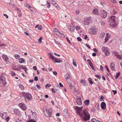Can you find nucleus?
I'll use <instances>...</instances> for the list:
<instances>
[{"label":"nucleus","instance_id":"nucleus-1","mask_svg":"<svg viewBox=\"0 0 122 122\" xmlns=\"http://www.w3.org/2000/svg\"><path fill=\"white\" fill-rule=\"evenodd\" d=\"M82 107H79L75 106L74 107V108L76 111L77 114L81 117L82 120L83 121H86L89 119L90 116L86 109H84L82 110Z\"/></svg>","mask_w":122,"mask_h":122},{"label":"nucleus","instance_id":"nucleus-2","mask_svg":"<svg viewBox=\"0 0 122 122\" xmlns=\"http://www.w3.org/2000/svg\"><path fill=\"white\" fill-rule=\"evenodd\" d=\"M117 17L114 16L112 15L111 16L109 21V24L111 27H114L116 26L117 24L115 20Z\"/></svg>","mask_w":122,"mask_h":122},{"label":"nucleus","instance_id":"nucleus-3","mask_svg":"<svg viewBox=\"0 0 122 122\" xmlns=\"http://www.w3.org/2000/svg\"><path fill=\"white\" fill-rule=\"evenodd\" d=\"M44 113L45 116L48 118L51 116V113L52 111V109L49 108L48 110L47 108H46L43 109Z\"/></svg>","mask_w":122,"mask_h":122},{"label":"nucleus","instance_id":"nucleus-4","mask_svg":"<svg viewBox=\"0 0 122 122\" xmlns=\"http://www.w3.org/2000/svg\"><path fill=\"white\" fill-rule=\"evenodd\" d=\"M49 55L50 56V58L53 61L54 63H59L62 62V60L60 58H55L51 53H50Z\"/></svg>","mask_w":122,"mask_h":122},{"label":"nucleus","instance_id":"nucleus-5","mask_svg":"<svg viewBox=\"0 0 122 122\" xmlns=\"http://www.w3.org/2000/svg\"><path fill=\"white\" fill-rule=\"evenodd\" d=\"M5 74H2L0 77V85L2 86V85L4 86L6 83V78L5 76Z\"/></svg>","mask_w":122,"mask_h":122},{"label":"nucleus","instance_id":"nucleus-6","mask_svg":"<svg viewBox=\"0 0 122 122\" xmlns=\"http://www.w3.org/2000/svg\"><path fill=\"white\" fill-rule=\"evenodd\" d=\"M102 50L103 52H104L106 56L109 55L110 54L109 50L106 47L103 46L102 48Z\"/></svg>","mask_w":122,"mask_h":122},{"label":"nucleus","instance_id":"nucleus-7","mask_svg":"<svg viewBox=\"0 0 122 122\" xmlns=\"http://www.w3.org/2000/svg\"><path fill=\"white\" fill-rule=\"evenodd\" d=\"M100 15L102 18H105L107 15V12L104 10H102Z\"/></svg>","mask_w":122,"mask_h":122},{"label":"nucleus","instance_id":"nucleus-8","mask_svg":"<svg viewBox=\"0 0 122 122\" xmlns=\"http://www.w3.org/2000/svg\"><path fill=\"white\" fill-rule=\"evenodd\" d=\"M25 99L26 101L27 100L28 101H30L32 99L31 95L29 93H26L25 96Z\"/></svg>","mask_w":122,"mask_h":122},{"label":"nucleus","instance_id":"nucleus-9","mask_svg":"<svg viewBox=\"0 0 122 122\" xmlns=\"http://www.w3.org/2000/svg\"><path fill=\"white\" fill-rule=\"evenodd\" d=\"M114 55L117 59L122 60V55L119 54V53L117 52H115L114 53Z\"/></svg>","mask_w":122,"mask_h":122},{"label":"nucleus","instance_id":"nucleus-10","mask_svg":"<svg viewBox=\"0 0 122 122\" xmlns=\"http://www.w3.org/2000/svg\"><path fill=\"white\" fill-rule=\"evenodd\" d=\"M76 101L78 105H81L82 104L81 98L80 97H77L76 99Z\"/></svg>","mask_w":122,"mask_h":122},{"label":"nucleus","instance_id":"nucleus-11","mask_svg":"<svg viewBox=\"0 0 122 122\" xmlns=\"http://www.w3.org/2000/svg\"><path fill=\"white\" fill-rule=\"evenodd\" d=\"M19 105V106L24 110H25L27 109L26 105L24 104L20 103Z\"/></svg>","mask_w":122,"mask_h":122},{"label":"nucleus","instance_id":"nucleus-12","mask_svg":"<svg viewBox=\"0 0 122 122\" xmlns=\"http://www.w3.org/2000/svg\"><path fill=\"white\" fill-rule=\"evenodd\" d=\"M67 82L68 83V85L71 90H73L74 87L73 85L71 83V81L70 80H69L67 81Z\"/></svg>","mask_w":122,"mask_h":122},{"label":"nucleus","instance_id":"nucleus-13","mask_svg":"<svg viewBox=\"0 0 122 122\" xmlns=\"http://www.w3.org/2000/svg\"><path fill=\"white\" fill-rule=\"evenodd\" d=\"M97 31V28L96 27H93L92 29V33L93 35L96 34V32Z\"/></svg>","mask_w":122,"mask_h":122},{"label":"nucleus","instance_id":"nucleus-14","mask_svg":"<svg viewBox=\"0 0 122 122\" xmlns=\"http://www.w3.org/2000/svg\"><path fill=\"white\" fill-rule=\"evenodd\" d=\"M14 112L16 115L20 116V112L18 109H14Z\"/></svg>","mask_w":122,"mask_h":122},{"label":"nucleus","instance_id":"nucleus-15","mask_svg":"<svg viewBox=\"0 0 122 122\" xmlns=\"http://www.w3.org/2000/svg\"><path fill=\"white\" fill-rule=\"evenodd\" d=\"M106 36L105 39V41L104 42L105 43H106L107 42V41L108 40L109 38L110 37V35L108 33H106Z\"/></svg>","mask_w":122,"mask_h":122},{"label":"nucleus","instance_id":"nucleus-16","mask_svg":"<svg viewBox=\"0 0 122 122\" xmlns=\"http://www.w3.org/2000/svg\"><path fill=\"white\" fill-rule=\"evenodd\" d=\"M106 104L105 102H102L101 104V107L102 108L103 110L106 108Z\"/></svg>","mask_w":122,"mask_h":122},{"label":"nucleus","instance_id":"nucleus-17","mask_svg":"<svg viewBox=\"0 0 122 122\" xmlns=\"http://www.w3.org/2000/svg\"><path fill=\"white\" fill-rule=\"evenodd\" d=\"M75 27L73 26H69V30L71 32H74L75 30Z\"/></svg>","mask_w":122,"mask_h":122},{"label":"nucleus","instance_id":"nucleus-18","mask_svg":"<svg viewBox=\"0 0 122 122\" xmlns=\"http://www.w3.org/2000/svg\"><path fill=\"white\" fill-rule=\"evenodd\" d=\"M1 56L3 58V59L5 60V61H6V60H9L8 58L5 55H2Z\"/></svg>","mask_w":122,"mask_h":122},{"label":"nucleus","instance_id":"nucleus-19","mask_svg":"<svg viewBox=\"0 0 122 122\" xmlns=\"http://www.w3.org/2000/svg\"><path fill=\"white\" fill-rule=\"evenodd\" d=\"M110 67L111 70L112 71L115 70V64L113 63H111L110 65Z\"/></svg>","mask_w":122,"mask_h":122},{"label":"nucleus","instance_id":"nucleus-20","mask_svg":"<svg viewBox=\"0 0 122 122\" xmlns=\"http://www.w3.org/2000/svg\"><path fill=\"white\" fill-rule=\"evenodd\" d=\"M93 13L96 15H98V10L97 9H94L93 11Z\"/></svg>","mask_w":122,"mask_h":122},{"label":"nucleus","instance_id":"nucleus-21","mask_svg":"<svg viewBox=\"0 0 122 122\" xmlns=\"http://www.w3.org/2000/svg\"><path fill=\"white\" fill-rule=\"evenodd\" d=\"M26 7H28L29 9L30 10L32 11H33V8L30 6V5L29 4H26Z\"/></svg>","mask_w":122,"mask_h":122},{"label":"nucleus","instance_id":"nucleus-22","mask_svg":"<svg viewBox=\"0 0 122 122\" xmlns=\"http://www.w3.org/2000/svg\"><path fill=\"white\" fill-rule=\"evenodd\" d=\"M19 68L20 69H23L25 71V72H26V70L27 69L26 67H24L23 66H19Z\"/></svg>","mask_w":122,"mask_h":122},{"label":"nucleus","instance_id":"nucleus-23","mask_svg":"<svg viewBox=\"0 0 122 122\" xmlns=\"http://www.w3.org/2000/svg\"><path fill=\"white\" fill-rule=\"evenodd\" d=\"M63 112V114L65 116H67L68 114V111L66 109H64Z\"/></svg>","mask_w":122,"mask_h":122},{"label":"nucleus","instance_id":"nucleus-24","mask_svg":"<svg viewBox=\"0 0 122 122\" xmlns=\"http://www.w3.org/2000/svg\"><path fill=\"white\" fill-rule=\"evenodd\" d=\"M53 31L57 35L59 36H60V35H59V32L58 31V30L56 28L54 29L53 30Z\"/></svg>","mask_w":122,"mask_h":122},{"label":"nucleus","instance_id":"nucleus-25","mask_svg":"<svg viewBox=\"0 0 122 122\" xmlns=\"http://www.w3.org/2000/svg\"><path fill=\"white\" fill-rule=\"evenodd\" d=\"M105 35V33L104 32H102L100 35L99 36L100 38L101 39H102V38H104Z\"/></svg>","mask_w":122,"mask_h":122},{"label":"nucleus","instance_id":"nucleus-26","mask_svg":"<svg viewBox=\"0 0 122 122\" xmlns=\"http://www.w3.org/2000/svg\"><path fill=\"white\" fill-rule=\"evenodd\" d=\"M84 103L86 106L88 105L90 103V100H86L84 102Z\"/></svg>","mask_w":122,"mask_h":122},{"label":"nucleus","instance_id":"nucleus-27","mask_svg":"<svg viewBox=\"0 0 122 122\" xmlns=\"http://www.w3.org/2000/svg\"><path fill=\"white\" fill-rule=\"evenodd\" d=\"M2 117L3 119H4L5 118L6 116V113L5 112H4L2 114Z\"/></svg>","mask_w":122,"mask_h":122},{"label":"nucleus","instance_id":"nucleus-28","mask_svg":"<svg viewBox=\"0 0 122 122\" xmlns=\"http://www.w3.org/2000/svg\"><path fill=\"white\" fill-rule=\"evenodd\" d=\"M18 61L19 63H22L24 62V60L23 58H20L18 59Z\"/></svg>","mask_w":122,"mask_h":122},{"label":"nucleus","instance_id":"nucleus-29","mask_svg":"<svg viewBox=\"0 0 122 122\" xmlns=\"http://www.w3.org/2000/svg\"><path fill=\"white\" fill-rule=\"evenodd\" d=\"M85 80H81L80 81V83L83 84L84 85H86V82Z\"/></svg>","mask_w":122,"mask_h":122},{"label":"nucleus","instance_id":"nucleus-30","mask_svg":"<svg viewBox=\"0 0 122 122\" xmlns=\"http://www.w3.org/2000/svg\"><path fill=\"white\" fill-rule=\"evenodd\" d=\"M19 88L21 90H23L24 89V87L22 85L19 84Z\"/></svg>","mask_w":122,"mask_h":122},{"label":"nucleus","instance_id":"nucleus-31","mask_svg":"<svg viewBox=\"0 0 122 122\" xmlns=\"http://www.w3.org/2000/svg\"><path fill=\"white\" fill-rule=\"evenodd\" d=\"M89 65H90V66L91 67V68L93 70H94V71H95V70H96L94 68L93 65L92 64V63H91V64H89Z\"/></svg>","mask_w":122,"mask_h":122},{"label":"nucleus","instance_id":"nucleus-32","mask_svg":"<svg viewBox=\"0 0 122 122\" xmlns=\"http://www.w3.org/2000/svg\"><path fill=\"white\" fill-rule=\"evenodd\" d=\"M92 122H100V121L98 120H97L95 118L93 119L92 120Z\"/></svg>","mask_w":122,"mask_h":122},{"label":"nucleus","instance_id":"nucleus-33","mask_svg":"<svg viewBox=\"0 0 122 122\" xmlns=\"http://www.w3.org/2000/svg\"><path fill=\"white\" fill-rule=\"evenodd\" d=\"M88 80L90 83V84L92 85L93 84V82L92 81V79L91 78H89L88 79Z\"/></svg>","mask_w":122,"mask_h":122},{"label":"nucleus","instance_id":"nucleus-34","mask_svg":"<svg viewBox=\"0 0 122 122\" xmlns=\"http://www.w3.org/2000/svg\"><path fill=\"white\" fill-rule=\"evenodd\" d=\"M117 13V12L114 9H113L112 11V14L113 15H114L115 14Z\"/></svg>","mask_w":122,"mask_h":122},{"label":"nucleus","instance_id":"nucleus-35","mask_svg":"<svg viewBox=\"0 0 122 122\" xmlns=\"http://www.w3.org/2000/svg\"><path fill=\"white\" fill-rule=\"evenodd\" d=\"M120 75V72H118L117 73V75L116 76L115 78L116 79H117L119 77Z\"/></svg>","mask_w":122,"mask_h":122},{"label":"nucleus","instance_id":"nucleus-36","mask_svg":"<svg viewBox=\"0 0 122 122\" xmlns=\"http://www.w3.org/2000/svg\"><path fill=\"white\" fill-rule=\"evenodd\" d=\"M10 60L9 61V60H6V61H5V62L7 64H9L11 62L10 61Z\"/></svg>","mask_w":122,"mask_h":122},{"label":"nucleus","instance_id":"nucleus-37","mask_svg":"<svg viewBox=\"0 0 122 122\" xmlns=\"http://www.w3.org/2000/svg\"><path fill=\"white\" fill-rule=\"evenodd\" d=\"M38 27L37 28L38 30H41V28H42V27L41 26H38V25H37L35 27V28H36L37 27Z\"/></svg>","mask_w":122,"mask_h":122},{"label":"nucleus","instance_id":"nucleus-38","mask_svg":"<svg viewBox=\"0 0 122 122\" xmlns=\"http://www.w3.org/2000/svg\"><path fill=\"white\" fill-rule=\"evenodd\" d=\"M36 113L35 112H32V117L34 118L36 116Z\"/></svg>","mask_w":122,"mask_h":122},{"label":"nucleus","instance_id":"nucleus-39","mask_svg":"<svg viewBox=\"0 0 122 122\" xmlns=\"http://www.w3.org/2000/svg\"><path fill=\"white\" fill-rule=\"evenodd\" d=\"M14 56L15 57L16 59H18L20 57L19 56L18 54H15Z\"/></svg>","mask_w":122,"mask_h":122},{"label":"nucleus","instance_id":"nucleus-40","mask_svg":"<svg viewBox=\"0 0 122 122\" xmlns=\"http://www.w3.org/2000/svg\"><path fill=\"white\" fill-rule=\"evenodd\" d=\"M42 39V37H40L38 40V41L40 43H41V40Z\"/></svg>","mask_w":122,"mask_h":122},{"label":"nucleus","instance_id":"nucleus-41","mask_svg":"<svg viewBox=\"0 0 122 122\" xmlns=\"http://www.w3.org/2000/svg\"><path fill=\"white\" fill-rule=\"evenodd\" d=\"M10 73L11 76H15V74L14 72L12 71L10 72Z\"/></svg>","mask_w":122,"mask_h":122},{"label":"nucleus","instance_id":"nucleus-42","mask_svg":"<svg viewBox=\"0 0 122 122\" xmlns=\"http://www.w3.org/2000/svg\"><path fill=\"white\" fill-rule=\"evenodd\" d=\"M73 65L75 67H76L77 66V65L76 64V63L75 61H74V60H73Z\"/></svg>","mask_w":122,"mask_h":122},{"label":"nucleus","instance_id":"nucleus-43","mask_svg":"<svg viewBox=\"0 0 122 122\" xmlns=\"http://www.w3.org/2000/svg\"><path fill=\"white\" fill-rule=\"evenodd\" d=\"M100 24L102 25H103L105 24V23L102 21H100Z\"/></svg>","mask_w":122,"mask_h":122},{"label":"nucleus","instance_id":"nucleus-44","mask_svg":"<svg viewBox=\"0 0 122 122\" xmlns=\"http://www.w3.org/2000/svg\"><path fill=\"white\" fill-rule=\"evenodd\" d=\"M47 7L48 8H49L50 7V3L48 1L47 2Z\"/></svg>","mask_w":122,"mask_h":122},{"label":"nucleus","instance_id":"nucleus-45","mask_svg":"<svg viewBox=\"0 0 122 122\" xmlns=\"http://www.w3.org/2000/svg\"><path fill=\"white\" fill-rule=\"evenodd\" d=\"M77 39L79 41L81 42V41H82L81 39V38L80 37H77Z\"/></svg>","mask_w":122,"mask_h":122},{"label":"nucleus","instance_id":"nucleus-46","mask_svg":"<svg viewBox=\"0 0 122 122\" xmlns=\"http://www.w3.org/2000/svg\"><path fill=\"white\" fill-rule=\"evenodd\" d=\"M27 122H36V121L33 119H31L28 121Z\"/></svg>","mask_w":122,"mask_h":122},{"label":"nucleus","instance_id":"nucleus-47","mask_svg":"<svg viewBox=\"0 0 122 122\" xmlns=\"http://www.w3.org/2000/svg\"><path fill=\"white\" fill-rule=\"evenodd\" d=\"M91 18L90 17H86V20L88 21H89L91 20Z\"/></svg>","mask_w":122,"mask_h":122},{"label":"nucleus","instance_id":"nucleus-48","mask_svg":"<svg viewBox=\"0 0 122 122\" xmlns=\"http://www.w3.org/2000/svg\"><path fill=\"white\" fill-rule=\"evenodd\" d=\"M95 76L97 78L100 79L101 77V76L99 75H96Z\"/></svg>","mask_w":122,"mask_h":122},{"label":"nucleus","instance_id":"nucleus-49","mask_svg":"<svg viewBox=\"0 0 122 122\" xmlns=\"http://www.w3.org/2000/svg\"><path fill=\"white\" fill-rule=\"evenodd\" d=\"M59 35H60V36L62 38H64L65 37V35L63 34H61L59 33Z\"/></svg>","mask_w":122,"mask_h":122},{"label":"nucleus","instance_id":"nucleus-50","mask_svg":"<svg viewBox=\"0 0 122 122\" xmlns=\"http://www.w3.org/2000/svg\"><path fill=\"white\" fill-rule=\"evenodd\" d=\"M95 109L94 108H93L91 109V111L92 112H94L95 111Z\"/></svg>","mask_w":122,"mask_h":122},{"label":"nucleus","instance_id":"nucleus-51","mask_svg":"<svg viewBox=\"0 0 122 122\" xmlns=\"http://www.w3.org/2000/svg\"><path fill=\"white\" fill-rule=\"evenodd\" d=\"M87 62L89 63V64H90L91 63H92V62L91 61V60L90 59H88L87 60Z\"/></svg>","mask_w":122,"mask_h":122},{"label":"nucleus","instance_id":"nucleus-52","mask_svg":"<svg viewBox=\"0 0 122 122\" xmlns=\"http://www.w3.org/2000/svg\"><path fill=\"white\" fill-rule=\"evenodd\" d=\"M79 10H76V15L79 14Z\"/></svg>","mask_w":122,"mask_h":122},{"label":"nucleus","instance_id":"nucleus-53","mask_svg":"<svg viewBox=\"0 0 122 122\" xmlns=\"http://www.w3.org/2000/svg\"><path fill=\"white\" fill-rule=\"evenodd\" d=\"M34 80L35 81H37L38 80V77L37 76H35L34 77Z\"/></svg>","mask_w":122,"mask_h":122},{"label":"nucleus","instance_id":"nucleus-54","mask_svg":"<svg viewBox=\"0 0 122 122\" xmlns=\"http://www.w3.org/2000/svg\"><path fill=\"white\" fill-rule=\"evenodd\" d=\"M36 86L38 89H40L41 87L38 84L36 85Z\"/></svg>","mask_w":122,"mask_h":122},{"label":"nucleus","instance_id":"nucleus-55","mask_svg":"<svg viewBox=\"0 0 122 122\" xmlns=\"http://www.w3.org/2000/svg\"><path fill=\"white\" fill-rule=\"evenodd\" d=\"M112 91L113 92L114 95H115L117 93V91L116 90H113Z\"/></svg>","mask_w":122,"mask_h":122},{"label":"nucleus","instance_id":"nucleus-56","mask_svg":"<svg viewBox=\"0 0 122 122\" xmlns=\"http://www.w3.org/2000/svg\"><path fill=\"white\" fill-rule=\"evenodd\" d=\"M55 41L56 42V43L57 44H59L60 43V42L58 41H56V40H55Z\"/></svg>","mask_w":122,"mask_h":122},{"label":"nucleus","instance_id":"nucleus-57","mask_svg":"<svg viewBox=\"0 0 122 122\" xmlns=\"http://www.w3.org/2000/svg\"><path fill=\"white\" fill-rule=\"evenodd\" d=\"M32 58H31V59H30L29 60V62L30 63L32 62H33V61L32 60Z\"/></svg>","mask_w":122,"mask_h":122},{"label":"nucleus","instance_id":"nucleus-58","mask_svg":"<svg viewBox=\"0 0 122 122\" xmlns=\"http://www.w3.org/2000/svg\"><path fill=\"white\" fill-rule=\"evenodd\" d=\"M51 85H50V84H47L45 86V87H49V86H50Z\"/></svg>","mask_w":122,"mask_h":122},{"label":"nucleus","instance_id":"nucleus-59","mask_svg":"<svg viewBox=\"0 0 122 122\" xmlns=\"http://www.w3.org/2000/svg\"><path fill=\"white\" fill-rule=\"evenodd\" d=\"M105 68H106V69L108 71V72H109V71L108 68V67H107V66H105Z\"/></svg>","mask_w":122,"mask_h":122},{"label":"nucleus","instance_id":"nucleus-60","mask_svg":"<svg viewBox=\"0 0 122 122\" xmlns=\"http://www.w3.org/2000/svg\"><path fill=\"white\" fill-rule=\"evenodd\" d=\"M59 85L61 87H63V85L60 82L59 83Z\"/></svg>","mask_w":122,"mask_h":122},{"label":"nucleus","instance_id":"nucleus-61","mask_svg":"<svg viewBox=\"0 0 122 122\" xmlns=\"http://www.w3.org/2000/svg\"><path fill=\"white\" fill-rule=\"evenodd\" d=\"M3 15L4 16H5L7 18H8V16L7 15L5 14H3Z\"/></svg>","mask_w":122,"mask_h":122},{"label":"nucleus","instance_id":"nucleus-62","mask_svg":"<svg viewBox=\"0 0 122 122\" xmlns=\"http://www.w3.org/2000/svg\"><path fill=\"white\" fill-rule=\"evenodd\" d=\"M86 45L87 47L90 49V46L89 45H88L87 44H86Z\"/></svg>","mask_w":122,"mask_h":122},{"label":"nucleus","instance_id":"nucleus-63","mask_svg":"<svg viewBox=\"0 0 122 122\" xmlns=\"http://www.w3.org/2000/svg\"><path fill=\"white\" fill-rule=\"evenodd\" d=\"M53 74L55 75H56L57 74V73L56 71H54L53 72Z\"/></svg>","mask_w":122,"mask_h":122},{"label":"nucleus","instance_id":"nucleus-64","mask_svg":"<svg viewBox=\"0 0 122 122\" xmlns=\"http://www.w3.org/2000/svg\"><path fill=\"white\" fill-rule=\"evenodd\" d=\"M100 69L102 71H103V67L102 65L100 66Z\"/></svg>","mask_w":122,"mask_h":122}]
</instances>
